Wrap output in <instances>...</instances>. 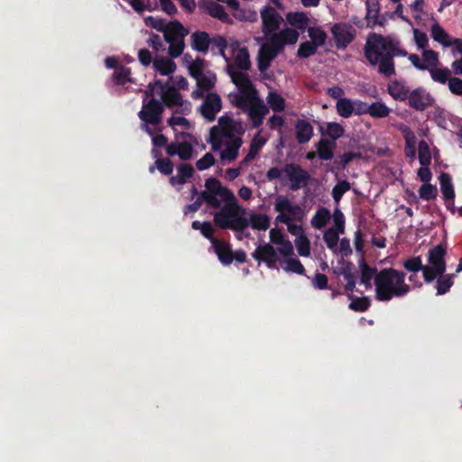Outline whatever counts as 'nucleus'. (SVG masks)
Listing matches in <instances>:
<instances>
[{"instance_id": "1", "label": "nucleus", "mask_w": 462, "mask_h": 462, "mask_svg": "<svg viewBox=\"0 0 462 462\" xmlns=\"http://www.w3.org/2000/svg\"><path fill=\"white\" fill-rule=\"evenodd\" d=\"M205 187L207 189L201 191L202 198L210 207L219 208L214 215V221L219 228L243 231L247 227V211L238 205L233 192L216 178L208 179Z\"/></svg>"}, {"instance_id": "2", "label": "nucleus", "mask_w": 462, "mask_h": 462, "mask_svg": "<svg viewBox=\"0 0 462 462\" xmlns=\"http://www.w3.org/2000/svg\"><path fill=\"white\" fill-rule=\"evenodd\" d=\"M242 126L230 117L222 116L218 125L211 127L208 143L214 152H218L222 162H234L238 156V151L243 141L239 136Z\"/></svg>"}, {"instance_id": "3", "label": "nucleus", "mask_w": 462, "mask_h": 462, "mask_svg": "<svg viewBox=\"0 0 462 462\" xmlns=\"http://www.w3.org/2000/svg\"><path fill=\"white\" fill-rule=\"evenodd\" d=\"M399 45V41L391 36L372 33L367 37L364 51L371 65H379L378 71L390 77L395 73L393 57L407 55Z\"/></svg>"}, {"instance_id": "4", "label": "nucleus", "mask_w": 462, "mask_h": 462, "mask_svg": "<svg viewBox=\"0 0 462 462\" xmlns=\"http://www.w3.org/2000/svg\"><path fill=\"white\" fill-rule=\"evenodd\" d=\"M270 241L261 242L252 253L258 264L264 263L269 269H276L282 259L294 255V247L286 233H269Z\"/></svg>"}, {"instance_id": "5", "label": "nucleus", "mask_w": 462, "mask_h": 462, "mask_svg": "<svg viewBox=\"0 0 462 462\" xmlns=\"http://www.w3.org/2000/svg\"><path fill=\"white\" fill-rule=\"evenodd\" d=\"M375 298L379 301H389L393 298L405 296L411 291L405 282V273L393 268L382 269L374 278Z\"/></svg>"}, {"instance_id": "6", "label": "nucleus", "mask_w": 462, "mask_h": 462, "mask_svg": "<svg viewBox=\"0 0 462 462\" xmlns=\"http://www.w3.org/2000/svg\"><path fill=\"white\" fill-rule=\"evenodd\" d=\"M299 38V33L294 29L287 28L280 32H274L263 43L258 52V69L261 72L266 71L270 63L282 51L286 44H294Z\"/></svg>"}, {"instance_id": "7", "label": "nucleus", "mask_w": 462, "mask_h": 462, "mask_svg": "<svg viewBox=\"0 0 462 462\" xmlns=\"http://www.w3.org/2000/svg\"><path fill=\"white\" fill-rule=\"evenodd\" d=\"M275 210L279 212L276 221L288 224V231H297V226L291 225V221L298 219L301 215L299 206L292 204L287 198L279 196L275 201Z\"/></svg>"}, {"instance_id": "8", "label": "nucleus", "mask_w": 462, "mask_h": 462, "mask_svg": "<svg viewBox=\"0 0 462 462\" xmlns=\"http://www.w3.org/2000/svg\"><path fill=\"white\" fill-rule=\"evenodd\" d=\"M163 109V104L161 101L151 98L146 104H143L138 116L142 122H150L151 125H157L162 122Z\"/></svg>"}, {"instance_id": "9", "label": "nucleus", "mask_w": 462, "mask_h": 462, "mask_svg": "<svg viewBox=\"0 0 462 462\" xmlns=\"http://www.w3.org/2000/svg\"><path fill=\"white\" fill-rule=\"evenodd\" d=\"M283 173L291 182V189L298 190L308 185L310 174L300 165L288 163L283 168Z\"/></svg>"}, {"instance_id": "10", "label": "nucleus", "mask_w": 462, "mask_h": 462, "mask_svg": "<svg viewBox=\"0 0 462 462\" xmlns=\"http://www.w3.org/2000/svg\"><path fill=\"white\" fill-rule=\"evenodd\" d=\"M212 244L214 252L217 255L219 262L224 265H229L233 262V251L228 243L215 237V233H201Z\"/></svg>"}, {"instance_id": "11", "label": "nucleus", "mask_w": 462, "mask_h": 462, "mask_svg": "<svg viewBox=\"0 0 462 462\" xmlns=\"http://www.w3.org/2000/svg\"><path fill=\"white\" fill-rule=\"evenodd\" d=\"M331 32L337 48L344 49L354 40L356 29L347 23H336L331 28Z\"/></svg>"}, {"instance_id": "12", "label": "nucleus", "mask_w": 462, "mask_h": 462, "mask_svg": "<svg viewBox=\"0 0 462 462\" xmlns=\"http://www.w3.org/2000/svg\"><path fill=\"white\" fill-rule=\"evenodd\" d=\"M261 17L264 34L277 31L283 21L282 17L272 6H265L261 12Z\"/></svg>"}, {"instance_id": "13", "label": "nucleus", "mask_w": 462, "mask_h": 462, "mask_svg": "<svg viewBox=\"0 0 462 462\" xmlns=\"http://www.w3.org/2000/svg\"><path fill=\"white\" fill-rule=\"evenodd\" d=\"M221 107L220 97L217 93H208L200 106V112L206 119L211 122L216 119V115L221 110Z\"/></svg>"}, {"instance_id": "14", "label": "nucleus", "mask_w": 462, "mask_h": 462, "mask_svg": "<svg viewBox=\"0 0 462 462\" xmlns=\"http://www.w3.org/2000/svg\"><path fill=\"white\" fill-rule=\"evenodd\" d=\"M226 69L227 73L231 77L233 83L236 84V86L239 88L241 93H257L251 80L244 72L236 71L232 64H228Z\"/></svg>"}, {"instance_id": "15", "label": "nucleus", "mask_w": 462, "mask_h": 462, "mask_svg": "<svg viewBox=\"0 0 462 462\" xmlns=\"http://www.w3.org/2000/svg\"><path fill=\"white\" fill-rule=\"evenodd\" d=\"M409 106L417 111H423L431 106L434 99L424 89L419 88L410 92Z\"/></svg>"}, {"instance_id": "16", "label": "nucleus", "mask_w": 462, "mask_h": 462, "mask_svg": "<svg viewBox=\"0 0 462 462\" xmlns=\"http://www.w3.org/2000/svg\"><path fill=\"white\" fill-rule=\"evenodd\" d=\"M188 33V30L179 21H173L167 25V29L163 32V37L171 45L178 41L179 37L184 38Z\"/></svg>"}, {"instance_id": "17", "label": "nucleus", "mask_w": 462, "mask_h": 462, "mask_svg": "<svg viewBox=\"0 0 462 462\" xmlns=\"http://www.w3.org/2000/svg\"><path fill=\"white\" fill-rule=\"evenodd\" d=\"M446 253V245L442 243L430 250L428 261L430 265H436L437 271L442 268L446 269L447 265L444 259Z\"/></svg>"}, {"instance_id": "18", "label": "nucleus", "mask_w": 462, "mask_h": 462, "mask_svg": "<svg viewBox=\"0 0 462 462\" xmlns=\"http://www.w3.org/2000/svg\"><path fill=\"white\" fill-rule=\"evenodd\" d=\"M161 98L163 106L173 107L175 106H181L183 99L180 93L174 87H168L163 92H161Z\"/></svg>"}, {"instance_id": "19", "label": "nucleus", "mask_w": 462, "mask_h": 462, "mask_svg": "<svg viewBox=\"0 0 462 462\" xmlns=\"http://www.w3.org/2000/svg\"><path fill=\"white\" fill-rule=\"evenodd\" d=\"M190 39V44L194 50L202 53H206L208 51L211 39L206 32H193Z\"/></svg>"}, {"instance_id": "20", "label": "nucleus", "mask_w": 462, "mask_h": 462, "mask_svg": "<svg viewBox=\"0 0 462 462\" xmlns=\"http://www.w3.org/2000/svg\"><path fill=\"white\" fill-rule=\"evenodd\" d=\"M295 130L296 139L299 143H308L313 134V127L306 120H298L295 125Z\"/></svg>"}, {"instance_id": "21", "label": "nucleus", "mask_w": 462, "mask_h": 462, "mask_svg": "<svg viewBox=\"0 0 462 462\" xmlns=\"http://www.w3.org/2000/svg\"><path fill=\"white\" fill-rule=\"evenodd\" d=\"M249 116H264L268 114L269 109L264 105L263 101L258 97L257 93L254 95L249 100L247 107Z\"/></svg>"}, {"instance_id": "22", "label": "nucleus", "mask_w": 462, "mask_h": 462, "mask_svg": "<svg viewBox=\"0 0 462 462\" xmlns=\"http://www.w3.org/2000/svg\"><path fill=\"white\" fill-rule=\"evenodd\" d=\"M336 148V142L328 139H320L317 145V152L321 160H330L334 156V149Z\"/></svg>"}, {"instance_id": "23", "label": "nucleus", "mask_w": 462, "mask_h": 462, "mask_svg": "<svg viewBox=\"0 0 462 462\" xmlns=\"http://www.w3.org/2000/svg\"><path fill=\"white\" fill-rule=\"evenodd\" d=\"M247 226L249 224L252 228L258 230H266L270 226V218L264 214H254L247 212Z\"/></svg>"}, {"instance_id": "24", "label": "nucleus", "mask_w": 462, "mask_h": 462, "mask_svg": "<svg viewBox=\"0 0 462 462\" xmlns=\"http://www.w3.org/2000/svg\"><path fill=\"white\" fill-rule=\"evenodd\" d=\"M280 266L287 273H294L297 274H304L305 273V268L300 261L292 256L282 258Z\"/></svg>"}, {"instance_id": "25", "label": "nucleus", "mask_w": 462, "mask_h": 462, "mask_svg": "<svg viewBox=\"0 0 462 462\" xmlns=\"http://www.w3.org/2000/svg\"><path fill=\"white\" fill-rule=\"evenodd\" d=\"M456 274H441L436 281L435 288L437 295H444L449 291L454 284V277Z\"/></svg>"}, {"instance_id": "26", "label": "nucleus", "mask_w": 462, "mask_h": 462, "mask_svg": "<svg viewBox=\"0 0 462 462\" xmlns=\"http://www.w3.org/2000/svg\"><path fill=\"white\" fill-rule=\"evenodd\" d=\"M348 298L351 300L348 308L353 311L365 312L371 306V300L368 297H355L354 295L349 294Z\"/></svg>"}, {"instance_id": "27", "label": "nucleus", "mask_w": 462, "mask_h": 462, "mask_svg": "<svg viewBox=\"0 0 462 462\" xmlns=\"http://www.w3.org/2000/svg\"><path fill=\"white\" fill-rule=\"evenodd\" d=\"M439 182H440V190L443 194V197L446 200L453 199L455 197V192L453 189V185L451 183V179L449 174L446 172H442L439 175Z\"/></svg>"}, {"instance_id": "28", "label": "nucleus", "mask_w": 462, "mask_h": 462, "mask_svg": "<svg viewBox=\"0 0 462 462\" xmlns=\"http://www.w3.org/2000/svg\"><path fill=\"white\" fill-rule=\"evenodd\" d=\"M389 94L395 99V100H406L408 99L410 96V90L407 87L404 85L394 82L392 85H389L388 87Z\"/></svg>"}, {"instance_id": "29", "label": "nucleus", "mask_w": 462, "mask_h": 462, "mask_svg": "<svg viewBox=\"0 0 462 462\" xmlns=\"http://www.w3.org/2000/svg\"><path fill=\"white\" fill-rule=\"evenodd\" d=\"M293 235L299 234L295 239V246L298 254L300 256L308 257L310 254V242L305 236V233H292Z\"/></svg>"}, {"instance_id": "30", "label": "nucleus", "mask_w": 462, "mask_h": 462, "mask_svg": "<svg viewBox=\"0 0 462 462\" xmlns=\"http://www.w3.org/2000/svg\"><path fill=\"white\" fill-rule=\"evenodd\" d=\"M431 36L436 42H440L442 45L446 47L452 45L450 36L438 23H435L431 26Z\"/></svg>"}, {"instance_id": "31", "label": "nucleus", "mask_w": 462, "mask_h": 462, "mask_svg": "<svg viewBox=\"0 0 462 462\" xmlns=\"http://www.w3.org/2000/svg\"><path fill=\"white\" fill-rule=\"evenodd\" d=\"M361 269V282L365 285L366 288L371 286V281L375 278V275L379 273L375 267H370L364 260L360 264Z\"/></svg>"}, {"instance_id": "32", "label": "nucleus", "mask_w": 462, "mask_h": 462, "mask_svg": "<svg viewBox=\"0 0 462 462\" xmlns=\"http://www.w3.org/2000/svg\"><path fill=\"white\" fill-rule=\"evenodd\" d=\"M153 66L162 75H170L176 69V64L168 58L155 60Z\"/></svg>"}, {"instance_id": "33", "label": "nucleus", "mask_w": 462, "mask_h": 462, "mask_svg": "<svg viewBox=\"0 0 462 462\" xmlns=\"http://www.w3.org/2000/svg\"><path fill=\"white\" fill-rule=\"evenodd\" d=\"M331 218L329 210L327 208H320L317 211L311 220V225L316 229H321L326 226L328 220Z\"/></svg>"}, {"instance_id": "34", "label": "nucleus", "mask_w": 462, "mask_h": 462, "mask_svg": "<svg viewBox=\"0 0 462 462\" xmlns=\"http://www.w3.org/2000/svg\"><path fill=\"white\" fill-rule=\"evenodd\" d=\"M335 273L337 275H342L346 280V283L345 285V290L346 291H354L356 287V280L355 275L352 273L349 266L341 267L337 271H335Z\"/></svg>"}, {"instance_id": "35", "label": "nucleus", "mask_w": 462, "mask_h": 462, "mask_svg": "<svg viewBox=\"0 0 462 462\" xmlns=\"http://www.w3.org/2000/svg\"><path fill=\"white\" fill-rule=\"evenodd\" d=\"M337 113L345 117H349L354 113V103L348 98H339L336 106Z\"/></svg>"}, {"instance_id": "36", "label": "nucleus", "mask_w": 462, "mask_h": 462, "mask_svg": "<svg viewBox=\"0 0 462 462\" xmlns=\"http://www.w3.org/2000/svg\"><path fill=\"white\" fill-rule=\"evenodd\" d=\"M217 78L212 73L202 74L196 79L197 87L204 90H210L215 87Z\"/></svg>"}, {"instance_id": "37", "label": "nucleus", "mask_w": 462, "mask_h": 462, "mask_svg": "<svg viewBox=\"0 0 462 462\" xmlns=\"http://www.w3.org/2000/svg\"><path fill=\"white\" fill-rule=\"evenodd\" d=\"M286 18L290 24L300 29L305 28L309 22L304 13H289Z\"/></svg>"}, {"instance_id": "38", "label": "nucleus", "mask_w": 462, "mask_h": 462, "mask_svg": "<svg viewBox=\"0 0 462 462\" xmlns=\"http://www.w3.org/2000/svg\"><path fill=\"white\" fill-rule=\"evenodd\" d=\"M235 62L236 66L241 69L247 70L250 68L251 62L246 48H241L238 50L235 58Z\"/></svg>"}, {"instance_id": "39", "label": "nucleus", "mask_w": 462, "mask_h": 462, "mask_svg": "<svg viewBox=\"0 0 462 462\" xmlns=\"http://www.w3.org/2000/svg\"><path fill=\"white\" fill-rule=\"evenodd\" d=\"M436 265H424L422 268V274L425 282L430 283L433 282L435 279H438L441 274H443L446 269L442 268L439 271L436 270Z\"/></svg>"}, {"instance_id": "40", "label": "nucleus", "mask_w": 462, "mask_h": 462, "mask_svg": "<svg viewBox=\"0 0 462 462\" xmlns=\"http://www.w3.org/2000/svg\"><path fill=\"white\" fill-rule=\"evenodd\" d=\"M264 143V141L263 140H257L256 137H254L250 144V149L245 159L241 162V166L247 164L252 160L254 159L256 154L258 153L259 150Z\"/></svg>"}, {"instance_id": "41", "label": "nucleus", "mask_w": 462, "mask_h": 462, "mask_svg": "<svg viewBox=\"0 0 462 462\" xmlns=\"http://www.w3.org/2000/svg\"><path fill=\"white\" fill-rule=\"evenodd\" d=\"M267 103L270 105L272 109L276 112H281L284 110L285 101L283 97H282L276 92H270L267 97Z\"/></svg>"}, {"instance_id": "42", "label": "nucleus", "mask_w": 462, "mask_h": 462, "mask_svg": "<svg viewBox=\"0 0 462 462\" xmlns=\"http://www.w3.org/2000/svg\"><path fill=\"white\" fill-rule=\"evenodd\" d=\"M419 161L422 166H429L431 162L430 147L423 140L419 143Z\"/></svg>"}, {"instance_id": "43", "label": "nucleus", "mask_w": 462, "mask_h": 462, "mask_svg": "<svg viewBox=\"0 0 462 462\" xmlns=\"http://www.w3.org/2000/svg\"><path fill=\"white\" fill-rule=\"evenodd\" d=\"M369 114L373 117H386L390 113V109L382 102H374L369 106Z\"/></svg>"}, {"instance_id": "44", "label": "nucleus", "mask_w": 462, "mask_h": 462, "mask_svg": "<svg viewBox=\"0 0 462 462\" xmlns=\"http://www.w3.org/2000/svg\"><path fill=\"white\" fill-rule=\"evenodd\" d=\"M422 60L423 63L428 66V69L435 68L439 65V54L435 51L432 50H424L422 52Z\"/></svg>"}, {"instance_id": "45", "label": "nucleus", "mask_w": 462, "mask_h": 462, "mask_svg": "<svg viewBox=\"0 0 462 462\" xmlns=\"http://www.w3.org/2000/svg\"><path fill=\"white\" fill-rule=\"evenodd\" d=\"M430 72L432 79L437 82L444 84L449 79L450 70L448 68L437 69L435 67L430 69Z\"/></svg>"}, {"instance_id": "46", "label": "nucleus", "mask_w": 462, "mask_h": 462, "mask_svg": "<svg viewBox=\"0 0 462 462\" xmlns=\"http://www.w3.org/2000/svg\"><path fill=\"white\" fill-rule=\"evenodd\" d=\"M308 32L310 38L312 41V43H314L317 47L325 43L327 35L322 30L315 27H310Z\"/></svg>"}, {"instance_id": "47", "label": "nucleus", "mask_w": 462, "mask_h": 462, "mask_svg": "<svg viewBox=\"0 0 462 462\" xmlns=\"http://www.w3.org/2000/svg\"><path fill=\"white\" fill-rule=\"evenodd\" d=\"M208 14L221 21H226L228 19L227 14L225 12L224 7L217 3H210L208 6Z\"/></svg>"}, {"instance_id": "48", "label": "nucleus", "mask_w": 462, "mask_h": 462, "mask_svg": "<svg viewBox=\"0 0 462 462\" xmlns=\"http://www.w3.org/2000/svg\"><path fill=\"white\" fill-rule=\"evenodd\" d=\"M350 183L346 180H340L332 189V197L336 202H338L343 194L350 189Z\"/></svg>"}, {"instance_id": "49", "label": "nucleus", "mask_w": 462, "mask_h": 462, "mask_svg": "<svg viewBox=\"0 0 462 462\" xmlns=\"http://www.w3.org/2000/svg\"><path fill=\"white\" fill-rule=\"evenodd\" d=\"M194 173V170L190 164L182 163L178 168V184H184L187 179L190 178Z\"/></svg>"}, {"instance_id": "50", "label": "nucleus", "mask_w": 462, "mask_h": 462, "mask_svg": "<svg viewBox=\"0 0 462 462\" xmlns=\"http://www.w3.org/2000/svg\"><path fill=\"white\" fill-rule=\"evenodd\" d=\"M210 44H212V51H215L220 54L222 57L227 60V58L225 56V50L227 47V42L226 39L222 36H217L211 39Z\"/></svg>"}, {"instance_id": "51", "label": "nucleus", "mask_w": 462, "mask_h": 462, "mask_svg": "<svg viewBox=\"0 0 462 462\" xmlns=\"http://www.w3.org/2000/svg\"><path fill=\"white\" fill-rule=\"evenodd\" d=\"M437 188L430 183H424L419 189L420 197L422 199L430 200L437 196Z\"/></svg>"}, {"instance_id": "52", "label": "nucleus", "mask_w": 462, "mask_h": 462, "mask_svg": "<svg viewBox=\"0 0 462 462\" xmlns=\"http://www.w3.org/2000/svg\"><path fill=\"white\" fill-rule=\"evenodd\" d=\"M205 65V60L203 59L198 58L195 60L191 61L189 65V74L196 79L198 77L201 76L203 73V69Z\"/></svg>"}, {"instance_id": "53", "label": "nucleus", "mask_w": 462, "mask_h": 462, "mask_svg": "<svg viewBox=\"0 0 462 462\" xmlns=\"http://www.w3.org/2000/svg\"><path fill=\"white\" fill-rule=\"evenodd\" d=\"M423 266L420 256L411 257L403 263V267L411 273L421 271Z\"/></svg>"}, {"instance_id": "54", "label": "nucleus", "mask_w": 462, "mask_h": 462, "mask_svg": "<svg viewBox=\"0 0 462 462\" xmlns=\"http://www.w3.org/2000/svg\"><path fill=\"white\" fill-rule=\"evenodd\" d=\"M317 46L310 42H303L300 45L298 50V56L300 58H309L315 54Z\"/></svg>"}, {"instance_id": "55", "label": "nucleus", "mask_w": 462, "mask_h": 462, "mask_svg": "<svg viewBox=\"0 0 462 462\" xmlns=\"http://www.w3.org/2000/svg\"><path fill=\"white\" fill-rule=\"evenodd\" d=\"M185 47L184 38H180L175 42L171 43L169 47V54L171 58H177L183 52Z\"/></svg>"}, {"instance_id": "56", "label": "nucleus", "mask_w": 462, "mask_h": 462, "mask_svg": "<svg viewBox=\"0 0 462 462\" xmlns=\"http://www.w3.org/2000/svg\"><path fill=\"white\" fill-rule=\"evenodd\" d=\"M155 164L157 169L165 175H170L173 171V164L168 158L157 159Z\"/></svg>"}, {"instance_id": "57", "label": "nucleus", "mask_w": 462, "mask_h": 462, "mask_svg": "<svg viewBox=\"0 0 462 462\" xmlns=\"http://www.w3.org/2000/svg\"><path fill=\"white\" fill-rule=\"evenodd\" d=\"M327 133L335 141L344 134V128L337 123H328L327 126Z\"/></svg>"}, {"instance_id": "58", "label": "nucleus", "mask_w": 462, "mask_h": 462, "mask_svg": "<svg viewBox=\"0 0 462 462\" xmlns=\"http://www.w3.org/2000/svg\"><path fill=\"white\" fill-rule=\"evenodd\" d=\"M130 69L125 67H118L115 70L114 79L118 84H125L126 81H130Z\"/></svg>"}, {"instance_id": "59", "label": "nucleus", "mask_w": 462, "mask_h": 462, "mask_svg": "<svg viewBox=\"0 0 462 462\" xmlns=\"http://www.w3.org/2000/svg\"><path fill=\"white\" fill-rule=\"evenodd\" d=\"M178 155L183 161H188L191 158L193 153V148L189 143H179Z\"/></svg>"}, {"instance_id": "60", "label": "nucleus", "mask_w": 462, "mask_h": 462, "mask_svg": "<svg viewBox=\"0 0 462 462\" xmlns=\"http://www.w3.org/2000/svg\"><path fill=\"white\" fill-rule=\"evenodd\" d=\"M215 162H216V160H215L214 156L210 152H207L201 159H199L196 162V166H197L198 170L203 171V170H206V169L209 168L210 166L214 165Z\"/></svg>"}, {"instance_id": "61", "label": "nucleus", "mask_w": 462, "mask_h": 462, "mask_svg": "<svg viewBox=\"0 0 462 462\" xmlns=\"http://www.w3.org/2000/svg\"><path fill=\"white\" fill-rule=\"evenodd\" d=\"M144 23L147 26H150L162 32L167 29V25L165 24V22L162 19H157L152 16H148L144 19Z\"/></svg>"}, {"instance_id": "62", "label": "nucleus", "mask_w": 462, "mask_h": 462, "mask_svg": "<svg viewBox=\"0 0 462 462\" xmlns=\"http://www.w3.org/2000/svg\"><path fill=\"white\" fill-rule=\"evenodd\" d=\"M333 221L336 226V229L329 228L327 231H344L345 220L342 212L336 208L333 213Z\"/></svg>"}, {"instance_id": "63", "label": "nucleus", "mask_w": 462, "mask_h": 462, "mask_svg": "<svg viewBox=\"0 0 462 462\" xmlns=\"http://www.w3.org/2000/svg\"><path fill=\"white\" fill-rule=\"evenodd\" d=\"M312 285L319 290L328 289V277L327 275L317 273L312 280Z\"/></svg>"}, {"instance_id": "64", "label": "nucleus", "mask_w": 462, "mask_h": 462, "mask_svg": "<svg viewBox=\"0 0 462 462\" xmlns=\"http://www.w3.org/2000/svg\"><path fill=\"white\" fill-rule=\"evenodd\" d=\"M448 88L455 95H462V79L459 78H450L448 79Z\"/></svg>"}]
</instances>
